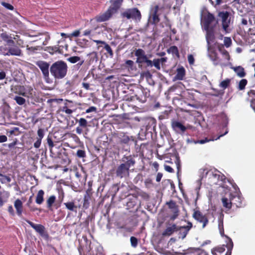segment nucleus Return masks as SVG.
<instances>
[{"mask_svg":"<svg viewBox=\"0 0 255 255\" xmlns=\"http://www.w3.org/2000/svg\"><path fill=\"white\" fill-rule=\"evenodd\" d=\"M50 71L51 75L55 78L62 79L66 75L67 65L64 61H57L51 65Z\"/></svg>","mask_w":255,"mask_h":255,"instance_id":"f257e3e1","label":"nucleus"},{"mask_svg":"<svg viewBox=\"0 0 255 255\" xmlns=\"http://www.w3.org/2000/svg\"><path fill=\"white\" fill-rule=\"evenodd\" d=\"M118 9V6H114L112 4L106 12L96 16L94 19L99 22L107 21L110 19L113 14L117 12Z\"/></svg>","mask_w":255,"mask_h":255,"instance_id":"f03ea898","label":"nucleus"},{"mask_svg":"<svg viewBox=\"0 0 255 255\" xmlns=\"http://www.w3.org/2000/svg\"><path fill=\"white\" fill-rule=\"evenodd\" d=\"M202 22L203 25L204 29H208L211 28H214L217 21L215 20L214 16L209 13H204L202 15Z\"/></svg>","mask_w":255,"mask_h":255,"instance_id":"7ed1b4c3","label":"nucleus"},{"mask_svg":"<svg viewBox=\"0 0 255 255\" xmlns=\"http://www.w3.org/2000/svg\"><path fill=\"white\" fill-rule=\"evenodd\" d=\"M123 17L127 19H132L136 21H139L141 19V14L139 10L136 8L128 9L121 13Z\"/></svg>","mask_w":255,"mask_h":255,"instance_id":"20e7f679","label":"nucleus"},{"mask_svg":"<svg viewBox=\"0 0 255 255\" xmlns=\"http://www.w3.org/2000/svg\"><path fill=\"white\" fill-rule=\"evenodd\" d=\"M1 53L4 56H21L22 51L17 46H13L9 47L7 49L6 48L0 47Z\"/></svg>","mask_w":255,"mask_h":255,"instance_id":"39448f33","label":"nucleus"},{"mask_svg":"<svg viewBox=\"0 0 255 255\" xmlns=\"http://www.w3.org/2000/svg\"><path fill=\"white\" fill-rule=\"evenodd\" d=\"M220 19L221 20L222 27L226 32H229L228 27L230 23L231 18L229 17V13L227 11L220 12L218 14Z\"/></svg>","mask_w":255,"mask_h":255,"instance_id":"423d86ee","label":"nucleus"},{"mask_svg":"<svg viewBox=\"0 0 255 255\" xmlns=\"http://www.w3.org/2000/svg\"><path fill=\"white\" fill-rule=\"evenodd\" d=\"M208 55L211 60L214 62V65H220L222 67L226 66L225 62H223L221 60H218L215 50L211 47V45L208 46Z\"/></svg>","mask_w":255,"mask_h":255,"instance_id":"0eeeda50","label":"nucleus"},{"mask_svg":"<svg viewBox=\"0 0 255 255\" xmlns=\"http://www.w3.org/2000/svg\"><path fill=\"white\" fill-rule=\"evenodd\" d=\"M36 65L40 69L45 79L49 78V64L43 61H38Z\"/></svg>","mask_w":255,"mask_h":255,"instance_id":"6e6552de","label":"nucleus"},{"mask_svg":"<svg viewBox=\"0 0 255 255\" xmlns=\"http://www.w3.org/2000/svg\"><path fill=\"white\" fill-rule=\"evenodd\" d=\"M193 217L198 222L202 223V228H204L208 223V220L206 217L199 211H195Z\"/></svg>","mask_w":255,"mask_h":255,"instance_id":"1a4fd4ad","label":"nucleus"},{"mask_svg":"<svg viewBox=\"0 0 255 255\" xmlns=\"http://www.w3.org/2000/svg\"><path fill=\"white\" fill-rule=\"evenodd\" d=\"M159 7L158 5H155L153 8H152L150 11V15L149 19V21L153 23H157L159 19L158 18V11Z\"/></svg>","mask_w":255,"mask_h":255,"instance_id":"9d476101","label":"nucleus"},{"mask_svg":"<svg viewBox=\"0 0 255 255\" xmlns=\"http://www.w3.org/2000/svg\"><path fill=\"white\" fill-rule=\"evenodd\" d=\"M171 126L173 130L178 133H183L190 127V126L185 127L178 121H173Z\"/></svg>","mask_w":255,"mask_h":255,"instance_id":"9b49d317","label":"nucleus"},{"mask_svg":"<svg viewBox=\"0 0 255 255\" xmlns=\"http://www.w3.org/2000/svg\"><path fill=\"white\" fill-rule=\"evenodd\" d=\"M116 175L121 178L126 177L129 175V170L125 164L122 163L117 169Z\"/></svg>","mask_w":255,"mask_h":255,"instance_id":"f8f14e48","label":"nucleus"},{"mask_svg":"<svg viewBox=\"0 0 255 255\" xmlns=\"http://www.w3.org/2000/svg\"><path fill=\"white\" fill-rule=\"evenodd\" d=\"M135 56L137 57L136 62L139 64L144 63L147 58L145 52L141 49H138L135 51Z\"/></svg>","mask_w":255,"mask_h":255,"instance_id":"ddd939ff","label":"nucleus"},{"mask_svg":"<svg viewBox=\"0 0 255 255\" xmlns=\"http://www.w3.org/2000/svg\"><path fill=\"white\" fill-rule=\"evenodd\" d=\"M27 223L33 228L36 232L38 233L40 235L43 236L45 233L44 227L40 224H35L32 222L26 220Z\"/></svg>","mask_w":255,"mask_h":255,"instance_id":"4468645a","label":"nucleus"},{"mask_svg":"<svg viewBox=\"0 0 255 255\" xmlns=\"http://www.w3.org/2000/svg\"><path fill=\"white\" fill-rule=\"evenodd\" d=\"M169 208L171 209L173 213V215L171 217V219L174 220L178 215V209L176 203L173 201H170L167 203Z\"/></svg>","mask_w":255,"mask_h":255,"instance_id":"2eb2a0df","label":"nucleus"},{"mask_svg":"<svg viewBox=\"0 0 255 255\" xmlns=\"http://www.w3.org/2000/svg\"><path fill=\"white\" fill-rule=\"evenodd\" d=\"M0 37L8 45H13L14 44L13 40L12 39V36L11 34H9L6 32L1 33L0 35Z\"/></svg>","mask_w":255,"mask_h":255,"instance_id":"dca6fc26","label":"nucleus"},{"mask_svg":"<svg viewBox=\"0 0 255 255\" xmlns=\"http://www.w3.org/2000/svg\"><path fill=\"white\" fill-rule=\"evenodd\" d=\"M231 198L232 204L235 205L237 207H242V199L238 193H236L235 195L231 194Z\"/></svg>","mask_w":255,"mask_h":255,"instance_id":"f3484780","label":"nucleus"},{"mask_svg":"<svg viewBox=\"0 0 255 255\" xmlns=\"http://www.w3.org/2000/svg\"><path fill=\"white\" fill-rule=\"evenodd\" d=\"M19 94L25 97H32L34 95L33 89L31 87H26L24 88V91L20 90Z\"/></svg>","mask_w":255,"mask_h":255,"instance_id":"a211bd4d","label":"nucleus"},{"mask_svg":"<svg viewBox=\"0 0 255 255\" xmlns=\"http://www.w3.org/2000/svg\"><path fill=\"white\" fill-rule=\"evenodd\" d=\"M231 68L233 69L236 73L237 75L240 78H243L246 75V73L244 68L241 66L231 67Z\"/></svg>","mask_w":255,"mask_h":255,"instance_id":"6ab92c4d","label":"nucleus"},{"mask_svg":"<svg viewBox=\"0 0 255 255\" xmlns=\"http://www.w3.org/2000/svg\"><path fill=\"white\" fill-rule=\"evenodd\" d=\"M249 100L251 102V107L255 112V88L250 90L248 93Z\"/></svg>","mask_w":255,"mask_h":255,"instance_id":"aec40b11","label":"nucleus"},{"mask_svg":"<svg viewBox=\"0 0 255 255\" xmlns=\"http://www.w3.org/2000/svg\"><path fill=\"white\" fill-rule=\"evenodd\" d=\"M206 31V41L207 42L208 46L210 45V42H212L214 38V34L213 28H208V29H204Z\"/></svg>","mask_w":255,"mask_h":255,"instance_id":"412c9836","label":"nucleus"},{"mask_svg":"<svg viewBox=\"0 0 255 255\" xmlns=\"http://www.w3.org/2000/svg\"><path fill=\"white\" fill-rule=\"evenodd\" d=\"M191 227L192 224L191 223H189L188 225L187 226L180 227L179 230L180 232L181 236H180L179 237H181L182 239H183L186 237L188 231H189Z\"/></svg>","mask_w":255,"mask_h":255,"instance_id":"4be33fe9","label":"nucleus"},{"mask_svg":"<svg viewBox=\"0 0 255 255\" xmlns=\"http://www.w3.org/2000/svg\"><path fill=\"white\" fill-rule=\"evenodd\" d=\"M14 206L16 210L17 214L21 216L22 213V203L19 199H16L14 203Z\"/></svg>","mask_w":255,"mask_h":255,"instance_id":"5701e85b","label":"nucleus"},{"mask_svg":"<svg viewBox=\"0 0 255 255\" xmlns=\"http://www.w3.org/2000/svg\"><path fill=\"white\" fill-rule=\"evenodd\" d=\"M185 69L183 67L177 69V74L174 77V80H182L185 76Z\"/></svg>","mask_w":255,"mask_h":255,"instance_id":"b1692460","label":"nucleus"},{"mask_svg":"<svg viewBox=\"0 0 255 255\" xmlns=\"http://www.w3.org/2000/svg\"><path fill=\"white\" fill-rule=\"evenodd\" d=\"M67 60L71 63H75L76 62H79L77 66L78 67L81 66L84 63V60H81V58L79 56H72L67 59Z\"/></svg>","mask_w":255,"mask_h":255,"instance_id":"393cba45","label":"nucleus"},{"mask_svg":"<svg viewBox=\"0 0 255 255\" xmlns=\"http://www.w3.org/2000/svg\"><path fill=\"white\" fill-rule=\"evenodd\" d=\"M223 217L224 215L223 214H220L218 218V228L220 230L221 236L224 235V228H223Z\"/></svg>","mask_w":255,"mask_h":255,"instance_id":"a878e982","label":"nucleus"},{"mask_svg":"<svg viewBox=\"0 0 255 255\" xmlns=\"http://www.w3.org/2000/svg\"><path fill=\"white\" fill-rule=\"evenodd\" d=\"M228 132V131L226 130L224 134H221L219 136H218L217 138L213 137L212 138L208 139L207 138H205V139H201L197 141L196 143H198L200 144H204L207 142L210 141H213L214 140H217L219 139L221 137L224 136V135L226 134Z\"/></svg>","mask_w":255,"mask_h":255,"instance_id":"bb28decb","label":"nucleus"},{"mask_svg":"<svg viewBox=\"0 0 255 255\" xmlns=\"http://www.w3.org/2000/svg\"><path fill=\"white\" fill-rule=\"evenodd\" d=\"M177 227L175 225H173L172 226L167 228V229L164 231L163 233V235L164 236H170L175 231L177 230Z\"/></svg>","mask_w":255,"mask_h":255,"instance_id":"cd10ccee","label":"nucleus"},{"mask_svg":"<svg viewBox=\"0 0 255 255\" xmlns=\"http://www.w3.org/2000/svg\"><path fill=\"white\" fill-rule=\"evenodd\" d=\"M222 203L223 206L227 209L228 210H229L231 208L232 202L231 201V197L229 199H228L227 198H223L222 199Z\"/></svg>","mask_w":255,"mask_h":255,"instance_id":"c85d7f7f","label":"nucleus"},{"mask_svg":"<svg viewBox=\"0 0 255 255\" xmlns=\"http://www.w3.org/2000/svg\"><path fill=\"white\" fill-rule=\"evenodd\" d=\"M44 192L42 190H40L36 195V203L38 204H41L43 202V196Z\"/></svg>","mask_w":255,"mask_h":255,"instance_id":"c756f323","label":"nucleus"},{"mask_svg":"<svg viewBox=\"0 0 255 255\" xmlns=\"http://www.w3.org/2000/svg\"><path fill=\"white\" fill-rule=\"evenodd\" d=\"M168 53L172 54L173 56H176L177 57H179L178 48L175 46H171L168 50Z\"/></svg>","mask_w":255,"mask_h":255,"instance_id":"7c9ffc66","label":"nucleus"},{"mask_svg":"<svg viewBox=\"0 0 255 255\" xmlns=\"http://www.w3.org/2000/svg\"><path fill=\"white\" fill-rule=\"evenodd\" d=\"M247 83L248 81L246 79H243L241 80L238 83V89L241 91L244 90Z\"/></svg>","mask_w":255,"mask_h":255,"instance_id":"2f4dec72","label":"nucleus"},{"mask_svg":"<svg viewBox=\"0 0 255 255\" xmlns=\"http://www.w3.org/2000/svg\"><path fill=\"white\" fill-rule=\"evenodd\" d=\"M222 56L223 57V60H221L223 62H225L226 65H227V62L230 60V57L229 53L226 51L224 50L222 52Z\"/></svg>","mask_w":255,"mask_h":255,"instance_id":"473e14b6","label":"nucleus"},{"mask_svg":"<svg viewBox=\"0 0 255 255\" xmlns=\"http://www.w3.org/2000/svg\"><path fill=\"white\" fill-rule=\"evenodd\" d=\"M231 82V79H226V80L222 81L219 85V86L223 89H225L227 88L230 85Z\"/></svg>","mask_w":255,"mask_h":255,"instance_id":"72a5a7b5","label":"nucleus"},{"mask_svg":"<svg viewBox=\"0 0 255 255\" xmlns=\"http://www.w3.org/2000/svg\"><path fill=\"white\" fill-rule=\"evenodd\" d=\"M127 161L125 163H124L123 164H125V165H126V166L129 170V168L131 166H133L134 164L135 161H134V159H133L131 158H130L128 159V158L127 157Z\"/></svg>","mask_w":255,"mask_h":255,"instance_id":"f704fd0d","label":"nucleus"},{"mask_svg":"<svg viewBox=\"0 0 255 255\" xmlns=\"http://www.w3.org/2000/svg\"><path fill=\"white\" fill-rule=\"evenodd\" d=\"M64 204L65 205L66 208L70 211H75L77 208L74 205V203L72 202L65 203Z\"/></svg>","mask_w":255,"mask_h":255,"instance_id":"c9c22d12","label":"nucleus"},{"mask_svg":"<svg viewBox=\"0 0 255 255\" xmlns=\"http://www.w3.org/2000/svg\"><path fill=\"white\" fill-rule=\"evenodd\" d=\"M46 48V50L51 54H53L55 52L59 51V50L58 45L52 47H47Z\"/></svg>","mask_w":255,"mask_h":255,"instance_id":"e433bc0d","label":"nucleus"},{"mask_svg":"<svg viewBox=\"0 0 255 255\" xmlns=\"http://www.w3.org/2000/svg\"><path fill=\"white\" fill-rule=\"evenodd\" d=\"M26 49L28 51L29 54H31L35 52L36 50H40L42 49V47L36 46V47H29L28 45L26 46Z\"/></svg>","mask_w":255,"mask_h":255,"instance_id":"4c0bfd02","label":"nucleus"},{"mask_svg":"<svg viewBox=\"0 0 255 255\" xmlns=\"http://www.w3.org/2000/svg\"><path fill=\"white\" fill-rule=\"evenodd\" d=\"M14 100L19 105H22L25 103V100L21 97L15 96L14 98Z\"/></svg>","mask_w":255,"mask_h":255,"instance_id":"58836bf2","label":"nucleus"},{"mask_svg":"<svg viewBox=\"0 0 255 255\" xmlns=\"http://www.w3.org/2000/svg\"><path fill=\"white\" fill-rule=\"evenodd\" d=\"M55 196H51L47 200V203L48 207H50L55 201Z\"/></svg>","mask_w":255,"mask_h":255,"instance_id":"ea45409f","label":"nucleus"},{"mask_svg":"<svg viewBox=\"0 0 255 255\" xmlns=\"http://www.w3.org/2000/svg\"><path fill=\"white\" fill-rule=\"evenodd\" d=\"M224 43L226 47H230L232 44V40L230 37H225L224 39Z\"/></svg>","mask_w":255,"mask_h":255,"instance_id":"a19ab883","label":"nucleus"},{"mask_svg":"<svg viewBox=\"0 0 255 255\" xmlns=\"http://www.w3.org/2000/svg\"><path fill=\"white\" fill-rule=\"evenodd\" d=\"M79 124L80 127H86L88 125V122L85 119L81 118L79 120Z\"/></svg>","mask_w":255,"mask_h":255,"instance_id":"79ce46f5","label":"nucleus"},{"mask_svg":"<svg viewBox=\"0 0 255 255\" xmlns=\"http://www.w3.org/2000/svg\"><path fill=\"white\" fill-rule=\"evenodd\" d=\"M160 63L158 59H154L153 66H154L157 70H159L161 69Z\"/></svg>","mask_w":255,"mask_h":255,"instance_id":"37998d69","label":"nucleus"},{"mask_svg":"<svg viewBox=\"0 0 255 255\" xmlns=\"http://www.w3.org/2000/svg\"><path fill=\"white\" fill-rule=\"evenodd\" d=\"M130 140V137L127 135H124L123 137L121 139V142L124 143H128L129 141Z\"/></svg>","mask_w":255,"mask_h":255,"instance_id":"c03bdc74","label":"nucleus"},{"mask_svg":"<svg viewBox=\"0 0 255 255\" xmlns=\"http://www.w3.org/2000/svg\"><path fill=\"white\" fill-rule=\"evenodd\" d=\"M130 243L131 246L135 248L137 245V240L136 238L134 237H130Z\"/></svg>","mask_w":255,"mask_h":255,"instance_id":"a18cd8bd","label":"nucleus"},{"mask_svg":"<svg viewBox=\"0 0 255 255\" xmlns=\"http://www.w3.org/2000/svg\"><path fill=\"white\" fill-rule=\"evenodd\" d=\"M104 48L111 56L112 57L113 56V52L112 50V48L108 44H105Z\"/></svg>","mask_w":255,"mask_h":255,"instance_id":"49530a36","label":"nucleus"},{"mask_svg":"<svg viewBox=\"0 0 255 255\" xmlns=\"http://www.w3.org/2000/svg\"><path fill=\"white\" fill-rule=\"evenodd\" d=\"M1 5H2L6 8L9 10H13L14 7L13 6L9 3H6L5 2H1Z\"/></svg>","mask_w":255,"mask_h":255,"instance_id":"de8ad7c7","label":"nucleus"},{"mask_svg":"<svg viewBox=\"0 0 255 255\" xmlns=\"http://www.w3.org/2000/svg\"><path fill=\"white\" fill-rule=\"evenodd\" d=\"M80 33L79 30H77L73 31L72 33L68 35V37L71 38V37H77L79 36Z\"/></svg>","mask_w":255,"mask_h":255,"instance_id":"09e8293b","label":"nucleus"},{"mask_svg":"<svg viewBox=\"0 0 255 255\" xmlns=\"http://www.w3.org/2000/svg\"><path fill=\"white\" fill-rule=\"evenodd\" d=\"M230 244L228 245L229 250L227 253V255H231V250L233 247V243L231 239H229Z\"/></svg>","mask_w":255,"mask_h":255,"instance_id":"8fccbe9b","label":"nucleus"},{"mask_svg":"<svg viewBox=\"0 0 255 255\" xmlns=\"http://www.w3.org/2000/svg\"><path fill=\"white\" fill-rule=\"evenodd\" d=\"M112 1L113 2L112 5L114 6H118V9L123 2V0H112Z\"/></svg>","mask_w":255,"mask_h":255,"instance_id":"3c124183","label":"nucleus"},{"mask_svg":"<svg viewBox=\"0 0 255 255\" xmlns=\"http://www.w3.org/2000/svg\"><path fill=\"white\" fill-rule=\"evenodd\" d=\"M37 134L39 137L38 139H42L44 136V130L42 128H39L37 131Z\"/></svg>","mask_w":255,"mask_h":255,"instance_id":"603ef678","label":"nucleus"},{"mask_svg":"<svg viewBox=\"0 0 255 255\" xmlns=\"http://www.w3.org/2000/svg\"><path fill=\"white\" fill-rule=\"evenodd\" d=\"M203 172H205L206 174L208 175L209 176H212L215 178H216V177L219 178L220 176L219 175H218L217 174H213V172H208L207 170H205V169L203 170Z\"/></svg>","mask_w":255,"mask_h":255,"instance_id":"864d4df0","label":"nucleus"},{"mask_svg":"<svg viewBox=\"0 0 255 255\" xmlns=\"http://www.w3.org/2000/svg\"><path fill=\"white\" fill-rule=\"evenodd\" d=\"M77 155L79 157H84L86 155L85 152L83 150H78L77 152Z\"/></svg>","mask_w":255,"mask_h":255,"instance_id":"5fc2aeb1","label":"nucleus"},{"mask_svg":"<svg viewBox=\"0 0 255 255\" xmlns=\"http://www.w3.org/2000/svg\"><path fill=\"white\" fill-rule=\"evenodd\" d=\"M62 111L69 115L73 113V111L71 109H68L66 106L63 107Z\"/></svg>","mask_w":255,"mask_h":255,"instance_id":"6e6d98bb","label":"nucleus"},{"mask_svg":"<svg viewBox=\"0 0 255 255\" xmlns=\"http://www.w3.org/2000/svg\"><path fill=\"white\" fill-rule=\"evenodd\" d=\"M144 63H146V66L147 67H151L153 66V60L151 61L150 60H148V58H147V59H146V60L145 61V62Z\"/></svg>","mask_w":255,"mask_h":255,"instance_id":"4d7b16f0","label":"nucleus"},{"mask_svg":"<svg viewBox=\"0 0 255 255\" xmlns=\"http://www.w3.org/2000/svg\"><path fill=\"white\" fill-rule=\"evenodd\" d=\"M41 35L42 36H44V39H45V40L43 42V43H42L43 45H46L47 42L49 39L50 37L48 35H47L46 34H41Z\"/></svg>","mask_w":255,"mask_h":255,"instance_id":"13d9d810","label":"nucleus"},{"mask_svg":"<svg viewBox=\"0 0 255 255\" xmlns=\"http://www.w3.org/2000/svg\"><path fill=\"white\" fill-rule=\"evenodd\" d=\"M164 169L169 173H173L174 172L173 168L168 165H165Z\"/></svg>","mask_w":255,"mask_h":255,"instance_id":"bf43d9fd","label":"nucleus"},{"mask_svg":"<svg viewBox=\"0 0 255 255\" xmlns=\"http://www.w3.org/2000/svg\"><path fill=\"white\" fill-rule=\"evenodd\" d=\"M41 139L37 138V140L34 143V146L37 148H39L41 145Z\"/></svg>","mask_w":255,"mask_h":255,"instance_id":"052dcab7","label":"nucleus"},{"mask_svg":"<svg viewBox=\"0 0 255 255\" xmlns=\"http://www.w3.org/2000/svg\"><path fill=\"white\" fill-rule=\"evenodd\" d=\"M96 110L97 109L96 107L92 106L87 109L86 111V113H89L92 112H96Z\"/></svg>","mask_w":255,"mask_h":255,"instance_id":"680f3d73","label":"nucleus"},{"mask_svg":"<svg viewBox=\"0 0 255 255\" xmlns=\"http://www.w3.org/2000/svg\"><path fill=\"white\" fill-rule=\"evenodd\" d=\"M188 60L190 64H193L194 62V59L192 55H189L188 56Z\"/></svg>","mask_w":255,"mask_h":255,"instance_id":"e2e57ef3","label":"nucleus"},{"mask_svg":"<svg viewBox=\"0 0 255 255\" xmlns=\"http://www.w3.org/2000/svg\"><path fill=\"white\" fill-rule=\"evenodd\" d=\"M7 138L4 135H0V143L4 142L7 141Z\"/></svg>","mask_w":255,"mask_h":255,"instance_id":"0e129e2a","label":"nucleus"},{"mask_svg":"<svg viewBox=\"0 0 255 255\" xmlns=\"http://www.w3.org/2000/svg\"><path fill=\"white\" fill-rule=\"evenodd\" d=\"M157 59L159 61L160 64L162 65L167 61L166 57H162V58H157Z\"/></svg>","mask_w":255,"mask_h":255,"instance_id":"69168bd1","label":"nucleus"},{"mask_svg":"<svg viewBox=\"0 0 255 255\" xmlns=\"http://www.w3.org/2000/svg\"><path fill=\"white\" fill-rule=\"evenodd\" d=\"M193 255H205V254L199 250H196L193 253Z\"/></svg>","mask_w":255,"mask_h":255,"instance_id":"338daca9","label":"nucleus"},{"mask_svg":"<svg viewBox=\"0 0 255 255\" xmlns=\"http://www.w3.org/2000/svg\"><path fill=\"white\" fill-rule=\"evenodd\" d=\"M8 211L12 216L14 215V212L12 206H9L8 208Z\"/></svg>","mask_w":255,"mask_h":255,"instance_id":"774afa93","label":"nucleus"}]
</instances>
